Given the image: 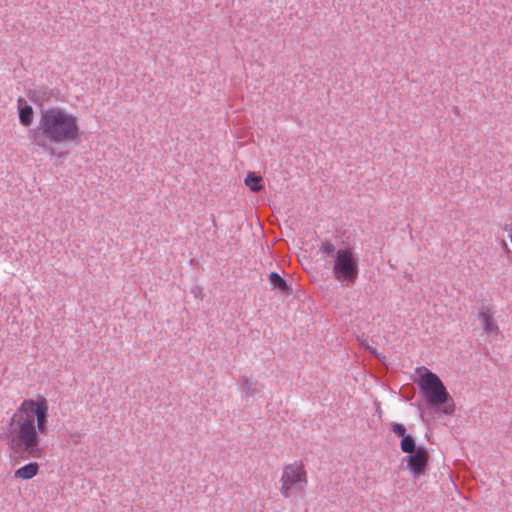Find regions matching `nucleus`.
<instances>
[{
  "mask_svg": "<svg viewBox=\"0 0 512 512\" xmlns=\"http://www.w3.org/2000/svg\"><path fill=\"white\" fill-rule=\"evenodd\" d=\"M50 405L45 395L24 399L9 419L7 445L16 453L35 457L41 452L40 435L49 430Z\"/></svg>",
  "mask_w": 512,
  "mask_h": 512,
  "instance_id": "nucleus-1",
  "label": "nucleus"
},
{
  "mask_svg": "<svg viewBox=\"0 0 512 512\" xmlns=\"http://www.w3.org/2000/svg\"><path fill=\"white\" fill-rule=\"evenodd\" d=\"M333 275L341 283L353 284L359 274V260L357 254L349 245L337 249L334 254Z\"/></svg>",
  "mask_w": 512,
  "mask_h": 512,
  "instance_id": "nucleus-2",
  "label": "nucleus"
},
{
  "mask_svg": "<svg viewBox=\"0 0 512 512\" xmlns=\"http://www.w3.org/2000/svg\"><path fill=\"white\" fill-rule=\"evenodd\" d=\"M279 483V491L285 498L304 491L308 484V475L302 461L284 465Z\"/></svg>",
  "mask_w": 512,
  "mask_h": 512,
  "instance_id": "nucleus-3",
  "label": "nucleus"
},
{
  "mask_svg": "<svg viewBox=\"0 0 512 512\" xmlns=\"http://www.w3.org/2000/svg\"><path fill=\"white\" fill-rule=\"evenodd\" d=\"M78 138V130H37L34 140L38 146L50 151L52 155L64 157L68 152L55 153V148L67 145L76 141Z\"/></svg>",
  "mask_w": 512,
  "mask_h": 512,
  "instance_id": "nucleus-4",
  "label": "nucleus"
},
{
  "mask_svg": "<svg viewBox=\"0 0 512 512\" xmlns=\"http://www.w3.org/2000/svg\"><path fill=\"white\" fill-rule=\"evenodd\" d=\"M422 370L423 373L420 374V379L417 384L428 403L432 406H439L446 403L450 399V395L440 378L426 368H422Z\"/></svg>",
  "mask_w": 512,
  "mask_h": 512,
  "instance_id": "nucleus-5",
  "label": "nucleus"
},
{
  "mask_svg": "<svg viewBox=\"0 0 512 512\" xmlns=\"http://www.w3.org/2000/svg\"><path fill=\"white\" fill-rule=\"evenodd\" d=\"M40 125L41 128H78L76 116L60 107L41 109Z\"/></svg>",
  "mask_w": 512,
  "mask_h": 512,
  "instance_id": "nucleus-6",
  "label": "nucleus"
},
{
  "mask_svg": "<svg viewBox=\"0 0 512 512\" xmlns=\"http://www.w3.org/2000/svg\"><path fill=\"white\" fill-rule=\"evenodd\" d=\"M429 461V454L425 447H418L407 457V468L414 477L425 474Z\"/></svg>",
  "mask_w": 512,
  "mask_h": 512,
  "instance_id": "nucleus-7",
  "label": "nucleus"
},
{
  "mask_svg": "<svg viewBox=\"0 0 512 512\" xmlns=\"http://www.w3.org/2000/svg\"><path fill=\"white\" fill-rule=\"evenodd\" d=\"M477 318L481 323V326L485 333L487 334H496L499 331V326L497 325L493 311L489 307H481L478 311Z\"/></svg>",
  "mask_w": 512,
  "mask_h": 512,
  "instance_id": "nucleus-8",
  "label": "nucleus"
},
{
  "mask_svg": "<svg viewBox=\"0 0 512 512\" xmlns=\"http://www.w3.org/2000/svg\"><path fill=\"white\" fill-rule=\"evenodd\" d=\"M52 96L53 91L46 86H40L34 89H30L27 93V97L30 99V101L37 105L40 108V110L45 109L44 104L50 102Z\"/></svg>",
  "mask_w": 512,
  "mask_h": 512,
  "instance_id": "nucleus-9",
  "label": "nucleus"
},
{
  "mask_svg": "<svg viewBox=\"0 0 512 512\" xmlns=\"http://www.w3.org/2000/svg\"><path fill=\"white\" fill-rule=\"evenodd\" d=\"M39 472V464L37 462H29L14 471V478L20 480H30Z\"/></svg>",
  "mask_w": 512,
  "mask_h": 512,
  "instance_id": "nucleus-10",
  "label": "nucleus"
},
{
  "mask_svg": "<svg viewBox=\"0 0 512 512\" xmlns=\"http://www.w3.org/2000/svg\"><path fill=\"white\" fill-rule=\"evenodd\" d=\"M19 103V120L23 126H29L34 117L33 109L30 105L26 104L23 99L18 100Z\"/></svg>",
  "mask_w": 512,
  "mask_h": 512,
  "instance_id": "nucleus-11",
  "label": "nucleus"
},
{
  "mask_svg": "<svg viewBox=\"0 0 512 512\" xmlns=\"http://www.w3.org/2000/svg\"><path fill=\"white\" fill-rule=\"evenodd\" d=\"M262 178L255 173H249L245 179V184L253 191L258 192L263 187L261 185Z\"/></svg>",
  "mask_w": 512,
  "mask_h": 512,
  "instance_id": "nucleus-12",
  "label": "nucleus"
},
{
  "mask_svg": "<svg viewBox=\"0 0 512 512\" xmlns=\"http://www.w3.org/2000/svg\"><path fill=\"white\" fill-rule=\"evenodd\" d=\"M269 282L274 289H278L280 291L287 290L286 281L276 272H272L269 275Z\"/></svg>",
  "mask_w": 512,
  "mask_h": 512,
  "instance_id": "nucleus-13",
  "label": "nucleus"
},
{
  "mask_svg": "<svg viewBox=\"0 0 512 512\" xmlns=\"http://www.w3.org/2000/svg\"><path fill=\"white\" fill-rule=\"evenodd\" d=\"M400 446H401V450L405 453L411 454V453L415 452V450H416L415 440L410 435L404 436L402 438Z\"/></svg>",
  "mask_w": 512,
  "mask_h": 512,
  "instance_id": "nucleus-14",
  "label": "nucleus"
},
{
  "mask_svg": "<svg viewBox=\"0 0 512 512\" xmlns=\"http://www.w3.org/2000/svg\"><path fill=\"white\" fill-rule=\"evenodd\" d=\"M319 250L323 253V254H326V255H331L334 257V254L335 252L337 251V249H335V246L333 243H331L330 241H325L323 242L320 247H319Z\"/></svg>",
  "mask_w": 512,
  "mask_h": 512,
  "instance_id": "nucleus-15",
  "label": "nucleus"
},
{
  "mask_svg": "<svg viewBox=\"0 0 512 512\" xmlns=\"http://www.w3.org/2000/svg\"><path fill=\"white\" fill-rule=\"evenodd\" d=\"M392 431H393L396 435H398V436H400V437H402V438H403L404 436H406V435H405L406 428H405V426H404L403 424H400V423H395V424H393V425H392Z\"/></svg>",
  "mask_w": 512,
  "mask_h": 512,
  "instance_id": "nucleus-16",
  "label": "nucleus"
},
{
  "mask_svg": "<svg viewBox=\"0 0 512 512\" xmlns=\"http://www.w3.org/2000/svg\"><path fill=\"white\" fill-rule=\"evenodd\" d=\"M444 412H445V413H452V412H453V408H452V409H450V410L445 409V410H444Z\"/></svg>",
  "mask_w": 512,
  "mask_h": 512,
  "instance_id": "nucleus-17",
  "label": "nucleus"
}]
</instances>
